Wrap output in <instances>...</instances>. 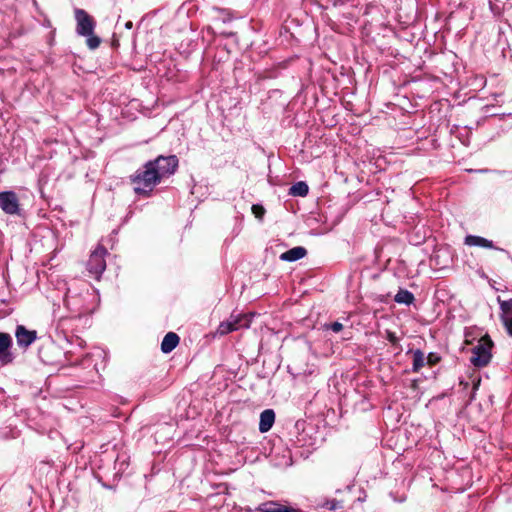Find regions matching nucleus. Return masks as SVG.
<instances>
[{"label":"nucleus","mask_w":512,"mask_h":512,"mask_svg":"<svg viewBox=\"0 0 512 512\" xmlns=\"http://www.w3.org/2000/svg\"><path fill=\"white\" fill-rule=\"evenodd\" d=\"M441 361L439 354L430 352L426 357V363L430 366H434Z\"/></svg>","instance_id":"nucleus-21"},{"label":"nucleus","mask_w":512,"mask_h":512,"mask_svg":"<svg viewBox=\"0 0 512 512\" xmlns=\"http://www.w3.org/2000/svg\"><path fill=\"white\" fill-rule=\"evenodd\" d=\"M386 339L393 345L398 343V337L396 334L392 331L387 330L386 331Z\"/></svg>","instance_id":"nucleus-23"},{"label":"nucleus","mask_w":512,"mask_h":512,"mask_svg":"<svg viewBox=\"0 0 512 512\" xmlns=\"http://www.w3.org/2000/svg\"><path fill=\"white\" fill-rule=\"evenodd\" d=\"M250 322L251 317L246 314H231L229 319L219 324L216 335L224 336L240 328H248Z\"/></svg>","instance_id":"nucleus-4"},{"label":"nucleus","mask_w":512,"mask_h":512,"mask_svg":"<svg viewBox=\"0 0 512 512\" xmlns=\"http://www.w3.org/2000/svg\"><path fill=\"white\" fill-rule=\"evenodd\" d=\"M322 507H326L329 510H336V509L342 508L343 504L341 501L332 499V500H327L324 503H322Z\"/></svg>","instance_id":"nucleus-19"},{"label":"nucleus","mask_w":512,"mask_h":512,"mask_svg":"<svg viewBox=\"0 0 512 512\" xmlns=\"http://www.w3.org/2000/svg\"><path fill=\"white\" fill-rule=\"evenodd\" d=\"M84 37L87 38L86 44L89 47V49L94 50L98 48L101 44V39L98 36H96L94 32H92V34L89 35H84Z\"/></svg>","instance_id":"nucleus-18"},{"label":"nucleus","mask_w":512,"mask_h":512,"mask_svg":"<svg viewBox=\"0 0 512 512\" xmlns=\"http://www.w3.org/2000/svg\"><path fill=\"white\" fill-rule=\"evenodd\" d=\"M252 212L254 214V216L258 219H262L264 214H265V209L263 206L261 205H258V204H254L252 206Z\"/></svg>","instance_id":"nucleus-22"},{"label":"nucleus","mask_w":512,"mask_h":512,"mask_svg":"<svg viewBox=\"0 0 512 512\" xmlns=\"http://www.w3.org/2000/svg\"><path fill=\"white\" fill-rule=\"evenodd\" d=\"M259 510L262 512H300L298 509L284 506L274 501H268L261 504Z\"/></svg>","instance_id":"nucleus-12"},{"label":"nucleus","mask_w":512,"mask_h":512,"mask_svg":"<svg viewBox=\"0 0 512 512\" xmlns=\"http://www.w3.org/2000/svg\"><path fill=\"white\" fill-rule=\"evenodd\" d=\"M322 329L331 330L335 333H338L343 329V325H342V323L335 321L331 324L326 323V324L322 325Z\"/></svg>","instance_id":"nucleus-20"},{"label":"nucleus","mask_w":512,"mask_h":512,"mask_svg":"<svg viewBox=\"0 0 512 512\" xmlns=\"http://www.w3.org/2000/svg\"><path fill=\"white\" fill-rule=\"evenodd\" d=\"M12 337L8 333L0 332V362L3 365L13 361V355L9 351L12 346Z\"/></svg>","instance_id":"nucleus-8"},{"label":"nucleus","mask_w":512,"mask_h":512,"mask_svg":"<svg viewBox=\"0 0 512 512\" xmlns=\"http://www.w3.org/2000/svg\"><path fill=\"white\" fill-rule=\"evenodd\" d=\"M309 187L304 181H299L289 188V195L304 197L308 194Z\"/></svg>","instance_id":"nucleus-16"},{"label":"nucleus","mask_w":512,"mask_h":512,"mask_svg":"<svg viewBox=\"0 0 512 512\" xmlns=\"http://www.w3.org/2000/svg\"><path fill=\"white\" fill-rule=\"evenodd\" d=\"M179 341L180 338L176 333L168 332L161 342V351L165 354L170 353L177 347Z\"/></svg>","instance_id":"nucleus-11"},{"label":"nucleus","mask_w":512,"mask_h":512,"mask_svg":"<svg viewBox=\"0 0 512 512\" xmlns=\"http://www.w3.org/2000/svg\"><path fill=\"white\" fill-rule=\"evenodd\" d=\"M394 301L398 304L411 305L415 301L414 294L406 289H399L394 297Z\"/></svg>","instance_id":"nucleus-15"},{"label":"nucleus","mask_w":512,"mask_h":512,"mask_svg":"<svg viewBox=\"0 0 512 512\" xmlns=\"http://www.w3.org/2000/svg\"><path fill=\"white\" fill-rule=\"evenodd\" d=\"M464 243L468 246H479L483 248L493 249L494 244L491 240H488L481 236L468 235L465 237Z\"/></svg>","instance_id":"nucleus-13"},{"label":"nucleus","mask_w":512,"mask_h":512,"mask_svg":"<svg viewBox=\"0 0 512 512\" xmlns=\"http://www.w3.org/2000/svg\"><path fill=\"white\" fill-rule=\"evenodd\" d=\"M407 353H411L413 355L412 371L414 373H418L425 365L426 357L423 351L420 349H411Z\"/></svg>","instance_id":"nucleus-14"},{"label":"nucleus","mask_w":512,"mask_h":512,"mask_svg":"<svg viewBox=\"0 0 512 512\" xmlns=\"http://www.w3.org/2000/svg\"><path fill=\"white\" fill-rule=\"evenodd\" d=\"M507 333L512 336V317L508 318L505 322H503Z\"/></svg>","instance_id":"nucleus-24"},{"label":"nucleus","mask_w":512,"mask_h":512,"mask_svg":"<svg viewBox=\"0 0 512 512\" xmlns=\"http://www.w3.org/2000/svg\"><path fill=\"white\" fill-rule=\"evenodd\" d=\"M132 26H133V24H132V22H131V21H128V22L125 24V27H126L127 29H131V28H132Z\"/></svg>","instance_id":"nucleus-25"},{"label":"nucleus","mask_w":512,"mask_h":512,"mask_svg":"<svg viewBox=\"0 0 512 512\" xmlns=\"http://www.w3.org/2000/svg\"><path fill=\"white\" fill-rule=\"evenodd\" d=\"M178 168V158L175 155L158 156L146 162L130 176L134 192L138 195L149 196L163 178L173 175Z\"/></svg>","instance_id":"nucleus-1"},{"label":"nucleus","mask_w":512,"mask_h":512,"mask_svg":"<svg viewBox=\"0 0 512 512\" xmlns=\"http://www.w3.org/2000/svg\"><path fill=\"white\" fill-rule=\"evenodd\" d=\"M494 343L489 335L481 337L478 343L472 348L471 364L476 368L486 367L492 359Z\"/></svg>","instance_id":"nucleus-2"},{"label":"nucleus","mask_w":512,"mask_h":512,"mask_svg":"<svg viewBox=\"0 0 512 512\" xmlns=\"http://www.w3.org/2000/svg\"><path fill=\"white\" fill-rule=\"evenodd\" d=\"M0 208L6 214L18 215L20 203L17 194L14 191L0 192Z\"/></svg>","instance_id":"nucleus-6"},{"label":"nucleus","mask_w":512,"mask_h":512,"mask_svg":"<svg viewBox=\"0 0 512 512\" xmlns=\"http://www.w3.org/2000/svg\"><path fill=\"white\" fill-rule=\"evenodd\" d=\"M15 337L19 347L27 348L37 339V332L28 330L24 325H18L15 330Z\"/></svg>","instance_id":"nucleus-7"},{"label":"nucleus","mask_w":512,"mask_h":512,"mask_svg":"<svg viewBox=\"0 0 512 512\" xmlns=\"http://www.w3.org/2000/svg\"><path fill=\"white\" fill-rule=\"evenodd\" d=\"M307 254V251L302 246L293 247L280 255V259L286 262H294L302 259Z\"/></svg>","instance_id":"nucleus-10"},{"label":"nucleus","mask_w":512,"mask_h":512,"mask_svg":"<svg viewBox=\"0 0 512 512\" xmlns=\"http://www.w3.org/2000/svg\"><path fill=\"white\" fill-rule=\"evenodd\" d=\"M108 254L107 249L103 245H98L90 254L87 261V270L93 278L99 280L102 273L106 269L105 256Z\"/></svg>","instance_id":"nucleus-3"},{"label":"nucleus","mask_w":512,"mask_h":512,"mask_svg":"<svg viewBox=\"0 0 512 512\" xmlns=\"http://www.w3.org/2000/svg\"><path fill=\"white\" fill-rule=\"evenodd\" d=\"M76 20V32L80 36L89 35L94 32L96 22L85 10L77 8L74 11Z\"/></svg>","instance_id":"nucleus-5"},{"label":"nucleus","mask_w":512,"mask_h":512,"mask_svg":"<svg viewBox=\"0 0 512 512\" xmlns=\"http://www.w3.org/2000/svg\"><path fill=\"white\" fill-rule=\"evenodd\" d=\"M500 318L502 323L512 317V299L500 301Z\"/></svg>","instance_id":"nucleus-17"},{"label":"nucleus","mask_w":512,"mask_h":512,"mask_svg":"<svg viewBox=\"0 0 512 512\" xmlns=\"http://www.w3.org/2000/svg\"><path fill=\"white\" fill-rule=\"evenodd\" d=\"M275 422V412L272 409H266L260 414L259 431L268 432Z\"/></svg>","instance_id":"nucleus-9"}]
</instances>
